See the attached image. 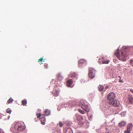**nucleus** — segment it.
<instances>
[{
	"instance_id": "obj_6",
	"label": "nucleus",
	"mask_w": 133,
	"mask_h": 133,
	"mask_svg": "<svg viewBox=\"0 0 133 133\" xmlns=\"http://www.w3.org/2000/svg\"><path fill=\"white\" fill-rule=\"evenodd\" d=\"M115 95L113 92H111L108 94L107 97V98L109 102H110L113 100L115 98Z\"/></svg>"
},
{
	"instance_id": "obj_25",
	"label": "nucleus",
	"mask_w": 133,
	"mask_h": 133,
	"mask_svg": "<svg viewBox=\"0 0 133 133\" xmlns=\"http://www.w3.org/2000/svg\"><path fill=\"white\" fill-rule=\"evenodd\" d=\"M41 116L42 115L40 113H38L37 114V117L38 118H39V119L41 118L40 117H41Z\"/></svg>"
},
{
	"instance_id": "obj_29",
	"label": "nucleus",
	"mask_w": 133,
	"mask_h": 133,
	"mask_svg": "<svg viewBox=\"0 0 133 133\" xmlns=\"http://www.w3.org/2000/svg\"><path fill=\"white\" fill-rule=\"evenodd\" d=\"M130 63L132 66H133V60H130Z\"/></svg>"
},
{
	"instance_id": "obj_32",
	"label": "nucleus",
	"mask_w": 133,
	"mask_h": 133,
	"mask_svg": "<svg viewBox=\"0 0 133 133\" xmlns=\"http://www.w3.org/2000/svg\"><path fill=\"white\" fill-rule=\"evenodd\" d=\"M119 82H123V81H122V80H121V79H119Z\"/></svg>"
},
{
	"instance_id": "obj_7",
	"label": "nucleus",
	"mask_w": 133,
	"mask_h": 133,
	"mask_svg": "<svg viewBox=\"0 0 133 133\" xmlns=\"http://www.w3.org/2000/svg\"><path fill=\"white\" fill-rule=\"evenodd\" d=\"M73 83V81L71 79L68 80L66 82V85L68 87H72V86Z\"/></svg>"
},
{
	"instance_id": "obj_10",
	"label": "nucleus",
	"mask_w": 133,
	"mask_h": 133,
	"mask_svg": "<svg viewBox=\"0 0 133 133\" xmlns=\"http://www.w3.org/2000/svg\"><path fill=\"white\" fill-rule=\"evenodd\" d=\"M128 100L130 104L133 103V98L131 96L129 95L128 96Z\"/></svg>"
},
{
	"instance_id": "obj_20",
	"label": "nucleus",
	"mask_w": 133,
	"mask_h": 133,
	"mask_svg": "<svg viewBox=\"0 0 133 133\" xmlns=\"http://www.w3.org/2000/svg\"><path fill=\"white\" fill-rule=\"evenodd\" d=\"M103 89V87L102 85H99L98 87V89L100 91H102Z\"/></svg>"
},
{
	"instance_id": "obj_19",
	"label": "nucleus",
	"mask_w": 133,
	"mask_h": 133,
	"mask_svg": "<svg viewBox=\"0 0 133 133\" xmlns=\"http://www.w3.org/2000/svg\"><path fill=\"white\" fill-rule=\"evenodd\" d=\"M27 100L25 99L23 100L22 101V103L23 105H26L27 104Z\"/></svg>"
},
{
	"instance_id": "obj_5",
	"label": "nucleus",
	"mask_w": 133,
	"mask_h": 133,
	"mask_svg": "<svg viewBox=\"0 0 133 133\" xmlns=\"http://www.w3.org/2000/svg\"><path fill=\"white\" fill-rule=\"evenodd\" d=\"M89 77L91 79L93 78L95 76V70L94 69L90 68H89Z\"/></svg>"
},
{
	"instance_id": "obj_2",
	"label": "nucleus",
	"mask_w": 133,
	"mask_h": 133,
	"mask_svg": "<svg viewBox=\"0 0 133 133\" xmlns=\"http://www.w3.org/2000/svg\"><path fill=\"white\" fill-rule=\"evenodd\" d=\"M115 54L119 60L124 61L126 60V58L128 55L125 50L121 51L119 53L118 52V49H117V51L115 52Z\"/></svg>"
},
{
	"instance_id": "obj_18",
	"label": "nucleus",
	"mask_w": 133,
	"mask_h": 133,
	"mask_svg": "<svg viewBox=\"0 0 133 133\" xmlns=\"http://www.w3.org/2000/svg\"><path fill=\"white\" fill-rule=\"evenodd\" d=\"M65 133H73V132L72 129L71 128H69L66 130Z\"/></svg>"
},
{
	"instance_id": "obj_35",
	"label": "nucleus",
	"mask_w": 133,
	"mask_h": 133,
	"mask_svg": "<svg viewBox=\"0 0 133 133\" xmlns=\"http://www.w3.org/2000/svg\"><path fill=\"white\" fill-rule=\"evenodd\" d=\"M118 77H119L120 79L121 78V77L119 76H118Z\"/></svg>"
},
{
	"instance_id": "obj_1",
	"label": "nucleus",
	"mask_w": 133,
	"mask_h": 133,
	"mask_svg": "<svg viewBox=\"0 0 133 133\" xmlns=\"http://www.w3.org/2000/svg\"><path fill=\"white\" fill-rule=\"evenodd\" d=\"M25 128V127L22 123L18 122L16 123L14 126L11 127V130L14 133H17L24 130Z\"/></svg>"
},
{
	"instance_id": "obj_36",
	"label": "nucleus",
	"mask_w": 133,
	"mask_h": 133,
	"mask_svg": "<svg viewBox=\"0 0 133 133\" xmlns=\"http://www.w3.org/2000/svg\"><path fill=\"white\" fill-rule=\"evenodd\" d=\"M42 64V63H41V64Z\"/></svg>"
},
{
	"instance_id": "obj_16",
	"label": "nucleus",
	"mask_w": 133,
	"mask_h": 133,
	"mask_svg": "<svg viewBox=\"0 0 133 133\" xmlns=\"http://www.w3.org/2000/svg\"><path fill=\"white\" fill-rule=\"evenodd\" d=\"M132 127V125L131 124H129L127 126V129L131 131Z\"/></svg>"
},
{
	"instance_id": "obj_11",
	"label": "nucleus",
	"mask_w": 133,
	"mask_h": 133,
	"mask_svg": "<svg viewBox=\"0 0 133 133\" xmlns=\"http://www.w3.org/2000/svg\"><path fill=\"white\" fill-rule=\"evenodd\" d=\"M77 75V74L74 72H71L69 75V76L71 77H75Z\"/></svg>"
},
{
	"instance_id": "obj_4",
	"label": "nucleus",
	"mask_w": 133,
	"mask_h": 133,
	"mask_svg": "<svg viewBox=\"0 0 133 133\" xmlns=\"http://www.w3.org/2000/svg\"><path fill=\"white\" fill-rule=\"evenodd\" d=\"M110 104L114 106L117 107L120 105L119 102L117 100H113L110 102H109Z\"/></svg>"
},
{
	"instance_id": "obj_31",
	"label": "nucleus",
	"mask_w": 133,
	"mask_h": 133,
	"mask_svg": "<svg viewBox=\"0 0 133 133\" xmlns=\"http://www.w3.org/2000/svg\"><path fill=\"white\" fill-rule=\"evenodd\" d=\"M78 117H79V118H81V119H83V117H82L81 116H78Z\"/></svg>"
},
{
	"instance_id": "obj_3",
	"label": "nucleus",
	"mask_w": 133,
	"mask_h": 133,
	"mask_svg": "<svg viewBox=\"0 0 133 133\" xmlns=\"http://www.w3.org/2000/svg\"><path fill=\"white\" fill-rule=\"evenodd\" d=\"M80 103L82 108L86 112H88L89 110V108L88 105L86 102L82 100L80 101Z\"/></svg>"
},
{
	"instance_id": "obj_13",
	"label": "nucleus",
	"mask_w": 133,
	"mask_h": 133,
	"mask_svg": "<svg viewBox=\"0 0 133 133\" xmlns=\"http://www.w3.org/2000/svg\"><path fill=\"white\" fill-rule=\"evenodd\" d=\"M57 78L59 81L62 80L63 78V77L61 75V74H58L57 75Z\"/></svg>"
},
{
	"instance_id": "obj_22",
	"label": "nucleus",
	"mask_w": 133,
	"mask_h": 133,
	"mask_svg": "<svg viewBox=\"0 0 133 133\" xmlns=\"http://www.w3.org/2000/svg\"><path fill=\"white\" fill-rule=\"evenodd\" d=\"M13 101V100L11 98L9 99L7 101V103L8 104H9L11 103Z\"/></svg>"
},
{
	"instance_id": "obj_27",
	"label": "nucleus",
	"mask_w": 133,
	"mask_h": 133,
	"mask_svg": "<svg viewBox=\"0 0 133 133\" xmlns=\"http://www.w3.org/2000/svg\"><path fill=\"white\" fill-rule=\"evenodd\" d=\"M59 125L60 127H62L63 126V124L61 122H60L59 123Z\"/></svg>"
},
{
	"instance_id": "obj_30",
	"label": "nucleus",
	"mask_w": 133,
	"mask_h": 133,
	"mask_svg": "<svg viewBox=\"0 0 133 133\" xmlns=\"http://www.w3.org/2000/svg\"><path fill=\"white\" fill-rule=\"evenodd\" d=\"M0 133H3V130L1 128H0Z\"/></svg>"
},
{
	"instance_id": "obj_9",
	"label": "nucleus",
	"mask_w": 133,
	"mask_h": 133,
	"mask_svg": "<svg viewBox=\"0 0 133 133\" xmlns=\"http://www.w3.org/2000/svg\"><path fill=\"white\" fill-rule=\"evenodd\" d=\"M86 63V61L83 59H81L78 61V64L79 66H81L82 64H85Z\"/></svg>"
},
{
	"instance_id": "obj_23",
	"label": "nucleus",
	"mask_w": 133,
	"mask_h": 133,
	"mask_svg": "<svg viewBox=\"0 0 133 133\" xmlns=\"http://www.w3.org/2000/svg\"><path fill=\"white\" fill-rule=\"evenodd\" d=\"M78 111L81 114H85V112L83 110H82L80 109H78Z\"/></svg>"
},
{
	"instance_id": "obj_15",
	"label": "nucleus",
	"mask_w": 133,
	"mask_h": 133,
	"mask_svg": "<svg viewBox=\"0 0 133 133\" xmlns=\"http://www.w3.org/2000/svg\"><path fill=\"white\" fill-rule=\"evenodd\" d=\"M53 94L55 96H57L59 94V91L56 90H54L53 91Z\"/></svg>"
},
{
	"instance_id": "obj_26",
	"label": "nucleus",
	"mask_w": 133,
	"mask_h": 133,
	"mask_svg": "<svg viewBox=\"0 0 133 133\" xmlns=\"http://www.w3.org/2000/svg\"><path fill=\"white\" fill-rule=\"evenodd\" d=\"M130 131L127 129V130L124 131V133H130Z\"/></svg>"
},
{
	"instance_id": "obj_14",
	"label": "nucleus",
	"mask_w": 133,
	"mask_h": 133,
	"mask_svg": "<svg viewBox=\"0 0 133 133\" xmlns=\"http://www.w3.org/2000/svg\"><path fill=\"white\" fill-rule=\"evenodd\" d=\"M50 114V111L46 109L45 111L44 114H43L44 116H48Z\"/></svg>"
},
{
	"instance_id": "obj_33",
	"label": "nucleus",
	"mask_w": 133,
	"mask_h": 133,
	"mask_svg": "<svg viewBox=\"0 0 133 133\" xmlns=\"http://www.w3.org/2000/svg\"><path fill=\"white\" fill-rule=\"evenodd\" d=\"M130 91L133 93V89H130Z\"/></svg>"
},
{
	"instance_id": "obj_28",
	"label": "nucleus",
	"mask_w": 133,
	"mask_h": 133,
	"mask_svg": "<svg viewBox=\"0 0 133 133\" xmlns=\"http://www.w3.org/2000/svg\"><path fill=\"white\" fill-rule=\"evenodd\" d=\"M44 68L47 69L48 68V65L47 64L45 63L44 65Z\"/></svg>"
},
{
	"instance_id": "obj_24",
	"label": "nucleus",
	"mask_w": 133,
	"mask_h": 133,
	"mask_svg": "<svg viewBox=\"0 0 133 133\" xmlns=\"http://www.w3.org/2000/svg\"><path fill=\"white\" fill-rule=\"evenodd\" d=\"M41 61L44 62V59H43V58L41 57L40 59H39L38 61V62H40Z\"/></svg>"
},
{
	"instance_id": "obj_34",
	"label": "nucleus",
	"mask_w": 133,
	"mask_h": 133,
	"mask_svg": "<svg viewBox=\"0 0 133 133\" xmlns=\"http://www.w3.org/2000/svg\"><path fill=\"white\" fill-rule=\"evenodd\" d=\"M105 88V89H107L108 88V86H106Z\"/></svg>"
},
{
	"instance_id": "obj_21",
	"label": "nucleus",
	"mask_w": 133,
	"mask_h": 133,
	"mask_svg": "<svg viewBox=\"0 0 133 133\" xmlns=\"http://www.w3.org/2000/svg\"><path fill=\"white\" fill-rule=\"evenodd\" d=\"M6 111L7 113L10 114L12 111V110L9 108H8V109H7Z\"/></svg>"
},
{
	"instance_id": "obj_17",
	"label": "nucleus",
	"mask_w": 133,
	"mask_h": 133,
	"mask_svg": "<svg viewBox=\"0 0 133 133\" xmlns=\"http://www.w3.org/2000/svg\"><path fill=\"white\" fill-rule=\"evenodd\" d=\"M126 124V122L124 121H122L119 124V125L120 127H122L124 126Z\"/></svg>"
},
{
	"instance_id": "obj_12",
	"label": "nucleus",
	"mask_w": 133,
	"mask_h": 133,
	"mask_svg": "<svg viewBox=\"0 0 133 133\" xmlns=\"http://www.w3.org/2000/svg\"><path fill=\"white\" fill-rule=\"evenodd\" d=\"M104 58L103 57L102 59L100 58L99 59V60L100 61V60L102 59V64H107L110 61L109 60H107V61H105L104 59Z\"/></svg>"
},
{
	"instance_id": "obj_8",
	"label": "nucleus",
	"mask_w": 133,
	"mask_h": 133,
	"mask_svg": "<svg viewBox=\"0 0 133 133\" xmlns=\"http://www.w3.org/2000/svg\"><path fill=\"white\" fill-rule=\"evenodd\" d=\"M39 119L41 120V124L43 125L44 124L45 121V118L43 115H42L41 117Z\"/></svg>"
}]
</instances>
